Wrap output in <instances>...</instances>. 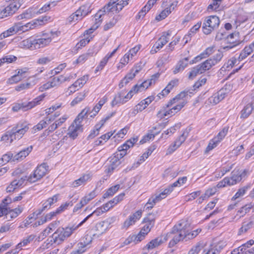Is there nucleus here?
<instances>
[{"mask_svg": "<svg viewBox=\"0 0 254 254\" xmlns=\"http://www.w3.org/2000/svg\"><path fill=\"white\" fill-rule=\"evenodd\" d=\"M182 222L175 225L172 229L171 232L167 233L168 239L172 238V240L169 243V247L172 248L174 247L180 241L184 240V235L185 234V225H183Z\"/></svg>", "mask_w": 254, "mask_h": 254, "instance_id": "obj_1", "label": "nucleus"}, {"mask_svg": "<svg viewBox=\"0 0 254 254\" xmlns=\"http://www.w3.org/2000/svg\"><path fill=\"white\" fill-rule=\"evenodd\" d=\"M80 226H81V225H79V223L76 226L73 225L72 226H67L65 228L59 227L52 235L54 242L58 244H61L66 238L70 236L73 232L77 230Z\"/></svg>", "mask_w": 254, "mask_h": 254, "instance_id": "obj_2", "label": "nucleus"}, {"mask_svg": "<svg viewBox=\"0 0 254 254\" xmlns=\"http://www.w3.org/2000/svg\"><path fill=\"white\" fill-rule=\"evenodd\" d=\"M220 24V20L216 15H211L206 17L202 25V31L204 34L208 35L218 28Z\"/></svg>", "mask_w": 254, "mask_h": 254, "instance_id": "obj_3", "label": "nucleus"}, {"mask_svg": "<svg viewBox=\"0 0 254 254\" xmlns=\"http://www.w3.org/2000/svg\"><path fill=\"white\" fill-rule=\"evenodd\" d=\"M45 97V94H43L35 98L32 101L29 102L28 103H21L15 104L12 108V110L13 112H18L21 110L24 112L29 109H31L36 105L39 104L40 101H41Z\"/></svg>", "mask_w": 254, "mask_h": 254, "instance_id": "obj_4", "label": "nucleus"}, {"mask_svg": "<svg viewBox=\"0 0 254 254\" xmlns=\"http://www.w3.org/2000/svg\"><path fill=\"white\" fill-rule=\"evenodd\" d=\"M29 127L26 123H18L16 127L9 131L10 134V141L11 143L14 139H19L22 135L28 130Z\"/></svg>", "mask_w": 254, "mask_h": 254, "instance_id": "obj_5", "label": "nucleus"}, {"mask_svg": "<svg viewBox=\"0 0 254 254\" xmlns=\"http://www.w3.org/2000/svg\"><path fill=\"white\" fill-rule=\"evenodd\" d=\"M20 6L19 2H11L0 12V19L12 16Z\"/></svg>", "mask_w": 254, "mask_h": 254, "instance_id": "obj_6", "label": "nucleus"}, {"mask_svg": "<svg viewBox=\"0 0 254 254\" xmlns=\"http://www.w3.org/2000/svg\"><path fill=\"white\" fill-rule=\"evenodd\" d=\"M242 176H231L230 177H225L222 181L218 183L216 188H221L227 186H232L236 184L242 179Z\"/></svg>", "mask_w": 254, "mask_h": 254, "instance_id": "obj_7", "label": "nucleus"}, {"mask_svg": "<svg viewBox=\"0 0 254 254\" xmlns=\"http://www.w3.org/2000/svg\"><path fill=\"white\" fill-rule=\"evenodd\" d=\"M168 240L167 235H162L157 237L149 242L143 249L147 250L153 249L162 244L165 243Z\"/></svg>", "mask_w": 254, "mask_h": 254, "instance_id": "obj_8", "label": "nucleus"}, {"mask_svg": "<svg viewBox=\"0 0 254 254\" xmlns=\"http://www.w3.org/2000/svg\"><path fill=\"white\" fill-rule=\"evenodd\" d=\"M23 176L20 179L13 180L9 185L6 188V191L7 192H11L15 190L22 187L25 185V180Z\"/></svg>", "mask_w": 254, "mask_h": 254, "instance_id": "obj_9", "label": "nucleus"}, {"mask_svg": "<svg viewBox=\"0 0 254 254\" xmlns=\"http://www.w3.org/2000/svg\"><path fill=\"white\" fill-rule=\"evenodd\" d=\"M117 1L116 0H111L106 5H105L101 10H100L95 15V17L98 16V18H100L102 14L107 12H116V3Z\"/></svg>", "mask_w": 254, "mask_h": 254, "instance_id": "obj_10", "label": "nucleus"}, {"mask_svg": "<svg viewBox=\"0 0 254 254\" xmlns=\"http://www.w3.org/2000/svg\"><path fill=\"white\" fill-rule=\"evenodd\" d=\"M141 214L142 211L141 210H138L131 215H130L128 219H127L124 222L122 226V228L123 229H127L130 226L134 224L136 222L137 220L139 219V218L141 216Z\"/></svg>", "mask_w": 254, "mask_h": 254, "instance_id": "obj_11", "label": "nucleus"}, {"mask_svg": "<svg viewBox=\"0 0 254 254\" xmlns=\"http://www.w3.org/2000/svg\"><path fill=\"white\" fill-rule=\"evenodd\" d=\"M82 125L74 124L73 122L68 128L67 134L70 137L74 139L78 136V133L82 132Z\"/></svg>", "mask_w": 254, "mask_h": 254, "instance_id": "obj_12", "label": "nucleus"}, {"mask_svg": "<svg viewBox=\"0 0 254 254\" xmlns=\"http://www.w3.org/2000/svg\"><path fill=\"white\" fill-rule=\"evenodd\" d=\"M182 223H184V225H185V227H184L185 234L184 236V240L185 241H187L189 240L195 238L201 231V230L197 229L191 232H189V230L188 229V224L187 222L183 221H182Z\"/></svg>", "mask_w": 254, "mask_h": 254, "instance_id": "obj_13", "label": "nucleus"}, {"mask_svg": "<svg viewBox=\"0 0 254 254\" xmlns=\"http://www.w3.org/2000/svg\"><path fill=\"white\" fill-rule=\"evenodd\" d=\"M91 11L90 6L89 4H86L81 6L76 11V13H77V19H82V17L87 15Z\"/></svg>", "mask_w": 254, "mask_h": 254, "instance_id": "obj_14", "label": "nucleus"}, {"mask_svg": "<svg viewBox=\"0 0 254 254\" xmlns=\"http://www.w3.org/2000/svg\"><path fill=\"white\" fill-rule=\"evenodd\" d=\"M170 36V33L169 32H168L166 35L163 34L155 43L154 47H155L156 49H157L158 50H159L168 42L169 39L167 36Z\"/></svg>", "mask_w": 254, "mask_h": 254, "instance_id": "obj_15", "label": "nucleus"}, {"mask_svg": "<svg viewBox=\"0 0 254 254\" xmlns=\"http://www.w3.org/2000/svg\"><path fill=\"white\" fill-rule=\"evenodd\" d=\"M34 41H35L34 43V48L35 49H37L49 44L51 41V39L50 38H42L37 39H34Z\"/></svg>", "mask_w": 254, "mask_h": 254, "instance_id": "obj_16", "label": "nucleus"}, {"mask_svg": "<svg viewBox=\"0 0 254 254\" xmlns=\"http://www.w3.org/2000/svg\"><path fill=\"white\" fill-rule=\"evenodd\" d=\"M23 208L21 206H18V207L13 209L7 208V211L6 213V218H16L19 214H20L23 211Z\"/></svg>", "mask_w": 254, "mask_h": 254, "instance_id": "obj_17", "label": "nucleus"}, {"mask_svg": "<svg viewBox=\"0 0 254 254\" xmlns=\"http://www.w3.org/2000/svg\"><path fill=\"white\" fill-rule=\"evenodd\" d=\"M189 60V57H187L184 58L183 60L180 61L176 65L174 70H173V73L174 74H176L180 71L183 70L188 65V62Z\"/></svg>", "mask_w": 254, "mask_h": 254, "instance_id": "obj_18", "label": "nucleus"}, {"mask_svg": "<svg viewBox=\"0 0 254 254\" xmlns=\"http://www.w3.org/2000/svg\"><path fill=\"white\" fill-rule=\"evenodd\" d=\"M90 109L89 107H86L85 109L82 110L74 120L73 122L74 124L81 125V123L83 119L85 118H87V114L90 112Z\"/></svg>", "mask_w": 254, "mask_h": 254, "instance_id": "obj_19", "label": "nucleus"}, {"mask_svg": "<svg viewBox=\"0 0 254 254\" xmlns=\"http://www.w3.org/2000/svg\"><path fill=\"white\" fill-rule=\"evenodd\" d=\"M49 166L45 163L38 166L33 175H46L48 173Z\"/></svg>", "mask_w": 254, "mask_h": 254, "instance_id": "obj_20", "label": "nucleus"}, {"mask_svg": "<svg viewBox=\"0 0 254 254\" xmlns=\"http://www.w3.org/2000/svg\"><path fill=\"white\" fill-rule=\"evenodd\" d=\"M34 39L32 37L23 40L20 43V47L30 50H35L34 48Z\"/></svg>", "mask_w": 254, "mask_h": 254, "instance_id": "obj_21", "label": "nucleus"}, {"mask_svg": "<svg viewBox=\"0 0 254 254\" xmlns=\"http://www.w3.org/2000/svg\"><path fill=\"white\" fill-rule=\"evenodd\" d=\"M90 179V177L89 176H82L79 179L73 181L71 186L72 187L76 188L81 185H84Z\"/></svg>", "mask_w": 254, "mask_h": 254, "instance_id": "obj_22", "label": "nucleus"}, {"mask_svg": "<svg viewBox=\"0 0 254 254\" xmlns=\"http://www.w3.org/2000/svg\"><path fill=\"white\" fill-rule=\"evenodd\" d=\"M111 164L108 166V168L105 170L107 173H111L118 166L121 162L117 159L114 156L110 160Z\"/></svg>", "mask_w": 254, "mask_h": 254, "instance_id": "obj_23", "label": "nucleus"}, {"mask_svg": "<svg viewBox=\"0 0 254 254\" xmlns=\"http://www.w3.org/2000/svg\"><path fill=\"white\" fill-rule=\"evenodd\" d=\"M36 12L33 11V8H30L27 9L25 11H24L22 14L19 15L17 16V18L18 20H21L22 19H30L33 16V14L35 13Z\"/></svg>", "mask_w": 254, "mask_h": 254, "instance_id": "obj_24", "label": "nucleus"}, {"mask_svg": "<svg viewBox=\"0 0 254 254\" xmlns=\"http://www.w3.org/2000/svg\"><path fill=\"white\" fill-rule=\"evenodd\" d=\"M227 40V43L229 45L222 47L223 49L225 51H228L233 48H236L238 47L242 43V42L237 41V40H233V39H229Z\"/></svg>", "mask_w": 254, "mask_h": 254, "instance_id": "obj_25", "label": "nucleus"}, {"mask_svg": "<svg viewBox=\"0 0 254 254\" xmlns=\"http://www.w3.org/2000/svg\"><path fill=\"white\" fill-rule=\"evenodd\" d=\"M202 72L204 73L205 71L210 69L212 66L215 65L211 59H208L202 64H198Z\"/></svg>", "mask_w": 254, "mask_h": 254, "instance_id": "obj_26", "label": "nucleus"}, {"mask_svg": "<svg viewBox=\"0 0 254 254\" xmlns=\"http://www.w3.org/2000/svg\"><path fill=\"white\" fill-rule=\"evenodd\" d=\"M89 76L88 75H84L81 78L77 80L73 84L69 86V89L78 86L81 87L88 80Z\"/></svg>", "mask_w": 254, "mask_h": 254, "instance_id": "obj_27", "label": "nucleus"}, {"mask_svg": "<svg viewBox=\"0 0 254 254\" xmlns=\"http://www.w3.org/2000/svg\"><path fill=\"white\" fill-rule=\"evenodd\" d=\"M226 246V242L219 241L216 244L212 245L210 247L215 254H219L221 251Z\"/></svg>", "mask_w": 254, "mask_h": 254, "instance_id": "obj_28", "label": "nucleus"}, {"mask_svg": "<svg viewBox=\"0 0 254 254\" xmlns=\"http://www.w3.org/2000/svg\"><path fill=\"white\" fill-rule=\"evenodd\" d=\"M105 212V210H104L102 207L97 208L95 210H94L92 213L88 215L87 217H86L81 222L79 223V225H82L85 222L87 221V220L92 217L93 215H96L97 216H98Z\"/></svg>", "mask_w": 254, "mask_h": 254, "instance_id": "obj_29", "label": "nucleus"}, {"mask_svg": "<svg viewBox=\"0 0 254 254\" xmlns=\"http://www.w3.org/2000/svg\"><path fill=\"white\" fill-rule=\"evenodd\" d=\"M69 78L64 77L63 75L58 77H54L52 79L51 87H55L61 84L62 83L67 80Z\"/></svg>", "mask_w": 254, "mask_h": 254, "instance_id": "obj_30", "label": "nucleus"}, {"mask_svg": "<svg viewBox=\"0 0 254 254\" xmlns=\"http://www.w3.org/2000/svg\"><path fill=\"white\" fill-rule=\"evenodd\" d=\"M124 94L122 93H118L115 95L113 100L111 103V105L113 107L120 103H124L127 102V100H124Z\"/></svg>", "mask_w": 254, "mask_h": 254, "instance_id": "obj_31", "label": "nucleus"}, {"mask_svg": "<svg viewBox=\"0 0 254 254\" xmlns=\"http://www.w3.org/2000/svg\"><path fill=\"white\" fill-rule=\"evenodd\" d=\"M120 187V186L119 185H116L110 188L103 194V198H106L113 195L114 193L119 189Z\"/></svg>", "mask_w": 254, "mask_h": 254, "instance_id": "obj_32", "label": "nucleus"}, {"mask_svg": "<svg viewBox=\"0 0 254 254\" xmlns=\"http://www.w3.org/2000/svg\"><path fill=\"white\" fill-rule=\"evenodd\" d=\"M238 59L236 58H232L228 60V62L224 64V65L221 68V70H229V68H232L237 62Z\"/></svg>", "mask_w": 254, "mask_h": 254, "instance_id": "obj_33", "label": "nucleus"}, {"mask_svg": "<svg viewBox=\"0 0 254 254\" xmlns=\"http://www.w3.org/2000/svg\"><path fill=\"white\" fill-rule=\"evenodd\" d=\"M253 108L251 107L250 105H247L242 110L241 112V118H247L252 113Z\"/></svg>", "mask_w": 254, "mask_h": 254, "instance_id": "obj_34", "label": "nucleus"}, {"mask_svg": "<svg viewBox=\"0 0 254 254\" xmlns=\"http://www.w3.org/2000/svg\"><path fill=\"white\" fill-rule=\"evenodd\" d=\"M203 73L200 68L199 67V65H197L194 67H193L191 71L190 72L189 74V78L190 79H192L194 78L198 74Z\"/></svg>", "mask_w": 254, "mask_h": 254, "instance_id": "obj_35", "label": "nucleus"}, {"mask_svg": "<svg viewBox=\"0 0 254 254\" xmlns=\"http://www.w3.org/2000/svg\"><path fill=\"white\" fill-rule=\"evenodd\" d=\"M85 97L86 93L84 92L78 93V95L70 103L71 106H74L80 103L85 98Z\"/></svg>", "mask_w": 254, "mask_h": 254, "instance_id": "obj_36", "label": "nucleus"}, {"mask_svg": "<svg viewBox=\"0 0 254 254\" xmlns=\"http://www.w3.org/2000/svg\"><path fill=\"white\" fill-rule=\"evenodd\" d=\"M251 188L250 185L246 186L241 189H240L236 193L235 195L233 197L232 199H236L241 196H242L246 193L247 190Z\"/></svg>", "mask_w": 254, "mask_h": 254, "instance_id": "obj_37", "label": "nucleus"}, {"mask_svg": "<svg viewBox=\"0 0 254 254\" xmlns=\"http://www.w3.org/2000/svg\"><path fill=\"white\" fill-rule=\"evenodd\" d=\"M17 60L16 57L13 55H9L5 56L4 57L0 59V66H1L4 63H11Z\"/></svg>", "mask_w": 254, "mask_h": 254, "instance_id": "obj_38", "label": "nucleus"}, {"mask_svg": "<svg viewBox=\"0 0 254 254\" xmlns=\"http://www.w3.org/2000/svg\"><path fill=\"white\" fill-rule=\"evenodd\" d=\"M203 248L202 243H197L195 246H193L189 252L188 254H198L199 252Z\"/></svg>", "mask_w": 254, "mask_h": 254, "instance_id": "obj_39", "label": "nucleus"}, {"mask_svg": "<svg viewBox=\"0 0 254 254\" xmlns=\"http://www.w3.org/2000/svg\"><path fill=\"white\" fill-rule=\"evenodd\" d=\"M43 176H23V178L26 179L25 185L27 183H34L40 180Z\"/></svg>", "mask_w": 254, "mask_h": 254, "instance_id": "obj_40", "label": "nucleus"}, {"mask_svg": "<svg viewBox=\"0 0 254 254\" xmlns=\"http://www.w3.org/2000/svg\"><path fill=\"white\" fill-rule=\"evenodd\" d=\"M50 123L48 122V121H47V118H46L44 120L41 121L37 125L33 127V129L35 131L40 130L46 127Z\"/></svg>", "mask_w": 254, "mask_h": 254, "instance_id": "obj_41", "label": "nucleus"}, {"mask_svg": "<svg viewBox=\"0 0 254 254\" xmlns=\"http://www.w3.org/2000/svg\"><path fill=\"white\" fill-rule=\"evenodd\" d=\"M252 207L251 204H246L245 206L242 207L237 212V215H240V217L243 216L247 213L249 212L250 210Z\"/></svg>", "mask_w": 254, "mask_h": 254, "instance_id": "obj_42", "label": "nucleus"}, {"mask_svg": "<svg viewBox=\"0 0 254 254\" xmlns=\"http://www.w3.org/2000/svg\"><path fill=\"white\" fill-rule=\"evenodd\" d=\"M59 195V194H57L54 195L53 197L49 198L47 201L43 203V205H46L47 209H49L52 204L57 201Z\"/></svg>", "mask_w": 254, "mask_h": 254, "instance_id": "obj_43", "label": "nucleus"}, {"mask_svg": "<svg viewBox=\"0 0 254 254\" xmlns=\"http://www.w3.org/2000/svg\"><path fill=\"white\" fill-rule=\"evenodd\" d=\"M228 127H225L219 132L217 136L214 138V140L218 142H220L227 134Z\"/></svg>", "mask_w": 254, "mask_h": 254, "instance_id": "obj_44", "label": "nucleus"}, {"mask_svg": "<svg viewBox=\"0 0 254 254\" xmlns=\"http://www.w3.org/2000/svg\"><path fill=\"white\" fill-rule=\"evenodd\" d=\"M96 230L99 232V234L101 235L105 233L108 229V227L105 224L103 221H102L96 225Z\"/></svg>", "mask_w": 254, "mask_h": 254, "instance_id": "obj_45", "label": "nucleus"}, {"mask_svg": "<svg viewBox=\"0 0 254 254\" xmlns=\"http://www.w3.org/2000/svg\"><path fill=\"white\" fill-rule=\"evenodd\" d=\"M12 158V153L9 152L2 155L1 159H0V164H5L10 161H11Z\"/></svg>", "mask_w": 254, "mask_h": 254, "instance_id": "obj_46", "label": "nucleus"}, {"mask_svg": "<svg viewBox=\"0 0 254 254\" xmlns=\"http://www.w3.org/2000/svg\"><path fill=\"white\" fill-rule=\"evenodd\" d=\"M33 146L32 145L27 147L18 152L21 159L25 158L32 150Z\"/></svg>", "mask_w": 254, "mask_h": 254, "instance_id": "obj_47", "label": "nucleus"}, {"mask_svg": "<svg viewBox=\"0 0 254 254\" xmlns=\"http://www.w3.org/2000/svg\"><path fill=\"white\" fill-rule=\"evenodd\" d=\"M34 238L35 237L33 235L29 236L26 239H23L21 242L19 243L17 245V248H20L23 246L27 245L28 244L32 242L34 240Z\"/></svg>", "mask_w": 254, "mask_h": 254, "instance_id": "obj_48", "label": "nucleus"}, {"mask_svg": "<svg viewBox=\"0 0 254 254\" xmlns=\"http://www.w3.org/2000/svg\"><path fill=\"white\" fill-rule=\"evenodd\" d=\"M225 94L226 93L224 91V88H222L217 92V96L214 97V102H215V104L219 103L224 98Z\"/></svg>", "mask_w": 254, "mask_h": 254, "instance_id": "obj_49", "label": "nucleus"}, {"mask_svg": "<svg viewBox=\"0 0 254 254\" xmlns=\"http://www.w3.org/2000/svg\"><path fill=\"white\" fill-rule=\"evenodd\" d=\"M125 196L124 193H122L116 196L113 199L110 200L108 202L112 206H114L115 204H117L120 201H122L123 199V198Z\"/></svg>", "mask_w": 254, "mask_h": 254, "instance_id": "obj_50", "label": "nucleus"}, {"mask_svg": "<svg viewBox=\"0 0 254 254\" xmlns=\"http://www.w3.org/2000/svg\"><path fill=\"white\" fill-rule=\"evenodd\" d=\"M156 216L154 214L148 213L146 217H145L143 221V222H147L151 223L154 225Z\"/></svg>", "mask_w": 254, "mask_h": 254, "instance_id": "obj_51", "label": "nucleus"}, {"mask_svg": "<svg viewBox=\"0 0 254 254\" xmlns=\"http://www.w3.org/2000/svg\"><path fill=\"white\" fill-rule=\"evenodd\" d=\"M156 147L155 145H152L150 146L147 150V151L144 153L142 156L141 157V158L140 159V161H144V158H147L149 155H151L152 152L156 149Z\"/></svg>", "mask_w": 254, "mask_h": 254, "instance_id": "obj_52", "label": "nucleus"}, {"mask_svg": "<svg viewBox=\"0 0 254 254\" xmlns=\"http://www.w3.org/2000/svg\"><path fill=\"white\" fill-rule=\"evenodd\" d=\"M223 0H212V2L208 6V9L217 10Z\"/></svg>", "mask_w": 254, "mask_h": 254, "instance_id": "obj_53", "label": "nucleus"}, {"mask_svg": "<svg viewBox=\"0 0 254 254\" xmlns=\"http://www.w3.org/2000/svg\"><path fill=\"white\" fill-rule=\"evenodd\" d=\"M20 23H15L12 27H10L7 31L10 35H13L14 33H16L20 32Z\"/></svg>", "mask_w": 254, "mask_h": 254, "instance_id": "obj_54", "label": "nucleus"}, {"mask_svg": "<svg viewBox=\"0 0 254 254\" xmlns=\"http://www.w3.org/2000/svg\"><path fill=\"white\" fill-rule=\"evenodd\" d=\"M254 224V223L253 221H250L247 224H245V223H244L243 226L239 230V234H241V233L247 232L248 230L252 227Z\"/></svg>", "mask_w": 254, "mask_h": 254, "instance_id": "obj_55", "label": "nucleus"}, {"mask_svg": "<svg viewBox=\"0 0 254 254\" xmlns=\"http://www.w3.org/2000/svg\"><path fill=\"white\" fill-rule=\"evenodd\" d=\"M207 58L206 53L204 52H203L202 53H201L200 55H198L196 57H195L192 60L190 61V64H191L194 63H196L197 62H198L199 61H201V60Z\"/></svg>", "mask_w": 254, "mask_h": 254, "instance_id": "obj_56", "label": "nucleus"}, {"mask_svg": "<svg viewBox=\"0 0 254 254\" xmlns=\"http://www.w3.org/2000/svg\"><path fill=\"white\" fill-rule=\"evenodd\" d=\"M36 24V23L32 24L31 23L29 22L25 25H22V23H20V26H19L20 31L25 32L28 30L29 29H32L34 27V25Z\"/></svg>", "mask_w": 254, "mask_h": 254, "instance_id": "obj_57", "label": "nucleus"}, {"mask_svg": "<svg viewBox=\"0 0 254 254\" xmlns=\"http://www.w3.org/2000/svg\"><path fill=\"white\" fill-rule=\"evenodd\" d=\"M90 56V53H85L80 56L74 62L76 64L83 63L86 61Z\"/></svg>", "mask_w": 254, "mask_h": 254, "instance_id": "obj_58", "label": "nucleus"}, {"mask_svg": "<svg viewBox=\"0 0 254 254\" xmlns=\"http://www.w3.org/2000/svg\"><path fill=\"white\" fill-rule=\"evenodd\" d=\"M144 223H145V225L143 227L140 231L143 234L147 235L154 226V225L147 222Z\"/></svg>", "mask_w": 254, "mask_h": 254, "instance_id": "obj_59", "label": "nucleus"}, {"mask_svg": "<svg viewBox=\"0 0 254 254\" xmlns=\"http://www.w3.org/2000/svg\"><path fill=\"white\" fill-rule=\"evenodd\" d=\"M200 191H194L186 196V201H191L194 199L200 194Z\"/></svg>", "mask_w": 254, "mask_h": 254, "instance_id": "obj_60", "label": "nucleus"}, {"mask_svg": "<svg viewBox=\"0 0 254 254\" xmlns=\"http://www.w3.org/2000/svg\"><path fill=\"white\" fill-rule=\"evenodd\" d=\"M217 143L218 142L216 141V140H214V138L212 139L209 143L207 147L206 148L204 153H207L209 151L213 149L217 146Z\"/></svg>", "mask_w": 254, "mask_h": 254, "instance_id": "obj_61", "label": "nucleus"}, {"mask_svg": "<svg viewBox=\"0 0 254 254\" xmlns=\"http://www.w3.org/2000/svg\"><path fill=\"white\" fill-rule=\"evenodd\" d=\"M24 77H21L18 74H16L9 78L8 82L10 84H13L18 82L22 80Z\"/></svg>", "mask_w": 254, "mask_h": 254, "instance_id": "obj_62", "label": "nucleus"}, {"mask_svg": "<svg viewBox=\"0 0 254 254\" xmlns=\"http://www.w3.org/2000/svg\"><path fill=\"white\" fill-rule=\"evenodd\" d=\"M216 191L217 188L216 187H214L207 190L203 194L206 197V198H208L211 196L214 195L216 192Z\"/></svg>", "mask_w": 254, "mask_h": 254, "instance_id": "obj_63", "label": "nucleus"}, {"mask_svg": "<svg viewBox=\"0 0 254 254\" xmlns=\"http://www.w3.org/2000/svg\"><path fill=\"white\" fill-rule=\"evenodd\" d=\"M223 57V54L221 52H219L218 53L213 56L212 58L210 59H211L212 61L215 65L221 61Z\"/></svg>", "mask_w": 254, "mask_h": 254, "instance_id": "obj_64", "label": "nucleus"}]
</instances>
